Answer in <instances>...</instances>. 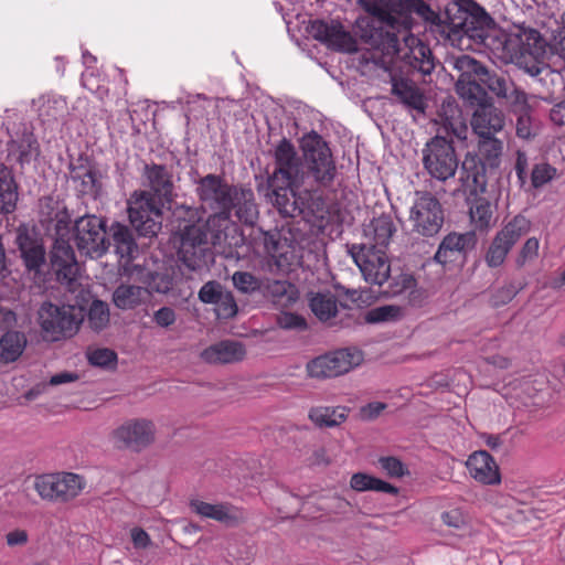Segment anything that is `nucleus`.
Returning <instances> with one entry per match:
<instances>
[{
  "label": "nucleus",
  "instance_id": "nucleus-21",
  "mask_svg": "<svg viewBox=\"0 0 565 565\" xmlns=\"http://www.w3.org/2000/svg\"><path fill=\"white\" fill-rule=\"evenodd\" d=\"M147 190L156 200L170 204L174 196V181L172 169L159 163H146L142 171Z\"/></svg>",
  "mask_w": 565,
  "mask_h": 565
},
{
  "label": "nucleus",
  "instance_id": "nucleus-62",
  "mask_svg": "<svg viewBox=\"0 0 565 565\" xmlns=\"http://www.w3.org/2000/svg\"><path fill=\"white\" fill-rule=\"evenodd\" d=\"M387 405L382 402H372L361 408V416L363 419L372 420L375 419Z\"/></svg>",
  "mask_w": 565,
  "mask_h": 565
},
{
  "label": "nucleus",
  "instance_id": "nucleus-32",
  "mask_svg": "<svg viewBox=\"0 0 565 565\" xmlns=\"http://www.w3.org/2000/svg\"><path fill=\"white\" fill-rule=\"evenodd\" d=\"M149 296L145 287L120 284L113 292V302L120 310H131L146 302Z\"/></svg>",
  "mask_w": 565,
  "mask_h": 565
},
{
  "label": "nucleus",
  "instance_id": "nucleus-5",
  "mask_svg": "<svg viewBox=\"0 0 565 565\" xmlns=\"http://www.w3.org/2000/svg\"><path fill=\"white\" fill-rule=\"evenodd\" d=\"M76 303L55 305L43 302L39 310V323L44 339L60 341L75 335L85 318L83 300Z\"/></svg>",
  "mask_w": 565,
  "mask_h": 565
},
{
  "label": "nucleus",
  "instance_id": "nucleus-8",
  "mask_svg": "<svg viewBox=\"0 0 565 565\" xmlns=\"http://www.w3.org/2000/svg\"><path fill=\"white\" fill-rule=\"evenodd\" d=\"M195 184V193L204 205L224 218L231 217L238 185L230 184L222 175L213 173L199 178Z\"/></svg>",
  "mask_w": 565,
  "mask_h": 565
},
{
  "label": "nucleus",
  "instance_id": "nucleus-43",
  "mask_svg": "<svg viewBox=\"0 0 565 565\" xmlns=\"http://www.w3.org/2000/svg\"><path fill=\"white\" fill-rule=\"evenodd\" d=\"M310 308L320 321H327L335 317L338 301L331 294H317L310 299Z\"/></svg>",
  "mask_w": 565,
  "mask_h": 565
},
{
  "label": "nucleus",
  "instance_id": "nucleus-7",
  "mask_svg": "<svg viewBox=\"0 0 565 565\" xmlns=\"http://www.w3.org/2000/svg\"><path fill=\"white\" fill-rule=\"evenodd\" d=\"M164 205L147 190L135 191L128 200V216L131 225L142 236L157 235L161 230Z\"/></svg>",
  "mask_w": 565,
  "mask_h": 565
},
{
  "label": "nucleus",
  "instance_id": "nucleus-3",
  "mask_svg": "<svg viewBox=\"0 0 565 565\" xmlns=\"http://www.w3.org/2000/svg\"><path fill=\"white\" fill-rule=\"evenodd\" d=\"M372 40L384 55L403 61L413 71L429 75L435 68V60L429 46L412 34L408 28L398 29L397 32L381 30L379 36Z\"/></svg>",
  "mask_w": 565,
  "mask_h": 565
},
{
  "label": "nucleus",
  "instance_id": "nucleus-58",
  "mask_svg": "<svg viewBox=\"0 0 565 565\" xmlns=\"http://www.w3.org/2000/svg\"><path fill=\"white\" fill-rule=\"evenodd\" d=\"M116 359V353L110 349H96L88 354L89 363L102 367L109 366L115 363Z\"/></svg>",
  "mask_w": 565,
  "mask_h": 565
},
{
  "label": "nucleus",
  "instance_id": "nucleus-42",
  "mask_svg": "<svg viewBox=\"0 0 565 565\" xmlns=\"http://www.w3.org/2000/svg\"><path fill=\"white\" fill-rule=\"evenodd\" d=\"M531 228V222L523 215H516L509 221L503 228L497 233V237L511 249L515 243Z\"/></svg>",
  "mask_w": 565,
  "mask_h": 565
},
{
  "label": "nucleus",
  "instance_id": "nucleus-38",
  "mask_svg": "<svg viewBox=\"0 0 565 565\" xmlns=\"http://www.w3.org/2000/svg\"><path fill=\"white\" fill-rule=\"evenodd\" d=\"M478 158L490 168H498L501 161V154L503 151V142L497 137V135H488L484 137H478Z\"/></svg>",
  "mask_w": 565,
  "mask_h": 565
},
{
  "label": "nucleus",
  "instance_id": "nucleus-33",
  "mask_svg": "<svg viewBox=\"0 0 565 565\" xmlns=\"http://www.w3.org/2000/svg\"><path fill=\"white\" fill-rule=\"evenodd\" d=\"M233 212L242 223L255 224L258 218V209L252 189L237 186L235 198H233Z\"/></svg>",
  "mask_w": 565,
  "mask_h": 565
},
{
  "label": "nucleus",
  "instance_id": "nucleus-37",
  "mask_svg": "<svg viewBox=\"0 0 565 565\" xmlns=\"http://www.w3.org/2000/svg\"><path fill=\"white\" fill-rule=\"evenodd\" d=\"M19 193L14 177L4 164L0 169V214L12 213L17 207Z\"/></svg>",
  "mask_w": 565,
  "mask_h": 565
},
{
  "label": "nucleus",
  "instance_id": "nucleus-39",
  "mask_svg": "<svg viewBox=\"0 0 565 565\" xmlns=\"http://www.w3.org/2000/svg\"><path fill=\"white\" fill-rule=\"evenodd\" d=\"M26 338L22 332L8 331L0 339V362H14L23 353Z\"/></svg>",
  "mask_w": 565,
  "mask_h": 565
},
{
  "label": "nucleus",
  "instance_id": "nucleus-27",
  "mask_svg": "<svg viewBox=\"0 0 565 565\" xmlns=\"http://www.w3.org/2000/svg\"><path fill=\"white\" fill-rule=\"evenodd\" d=\"M246 355V349L242 342L223 340L214 343L200 353V358L207 364H231L241 362Z\"/></svg>",
  "mask_w": 565,
  "mask_h": 565
},
{
  "label": "nucleus",
  "instance_id": "nucleus-12",
  "mask_svg": "<svg viewBox=\"0 0 565 565\" xmlns=\"http://www.w3.org/2000/svg\"><path fill=\"white\" fill-rule=\"evenodd\" d=\"M348 253L359 267L365 281L382 286L391 275V263L386 252L376 245L352 244Z\"/></svg>",
  "mask_w": 565,
  "mask_h": 565
},
{
  "label": "nucleus",
  "instance_id": "nucleus-48",
  "mask_svg": "<svg viewBox=\"0 0 565 565\" xmlns=\"http://www.w3.org/2000/svg\"><path fill=\"white\" fill-rule=\"evenodd\" d=\"M276 323L280 329L287 331L301 332L308 329V323L305 317L289 311H281L277 315Z\"/></svg>",
  "mask_w": 565,
  "mask_h": 565
},
{
  "label": "nucleus",
  "instance_id": "nucleus-34",
  "mask_svg": "<svg viewBox=\"0 0 565 565\" xmlns=\"http://www.w3.org/2000/svg\"><path fill=\"white\" fill-rule=\"evenodd\" d=\"M264 295L280 308L291 307L299 299L298 288L287 280H270L264 288Z\"/></svg>",
  "mask_w": 565,
  "mask_h": 565
},
{
  "label": "nucleus",
  "instance_id": "nucleus-29",
  "mask_svg": "<svg viewBox=\"0 0 565 565\" xmlns=\"http://www.w3.org/2000/svg\"><path fill=\"white\" fill-rule=\"evenodd\" d=\"M9 153L17 156L20 164H26L40 156V145L34 134L25 126L20 128L8 142Z\"/></svg>",
  "mask_w": 565,
  "mask_h": 565
},
{
  "label": "nucleus",
  "instance_id": "nucleus-18",
  "mask_svg": "<svg viewBox=\"0 0 565 565\" xmlns=\"http://www.w3.org/2000/svg\"><path fill=\"white\" fill-rule=\"evenodd\" d=\"M154 433V425L151 420L130 419L114 430L113 438L119 448L139 451L153 441Z\"/></svg>",
  "mask_w": 565,
  "mask_h": 565
},
{
  "label": "nucleus",
  "instance_id": "nucleus-36",
  "mask_svg": "<svg viewBox=\"0 0 565 565\" xmlns=\"http://www.w3.org/2000/svg\"><path fill=\"white\" fill-rule=\"evenodd\" d=\"M392 94L397 96L399 102L407 108L416 110L417 113H424L426 108V102L424 95L419 88L408 81L399 79L393 81Z\"/></svg>",
  "mask_w": 565,
  "mask_h": 565
},
{
  "label": "nucleus",
  "instance_id": "nucleus-57",
  "mask_svg": "<svg viewBox=\"0 0 565 565\" xmlns=\"http://www.w3.org/2000/svg\"><path fill=\"white\" fill-rule=\"evenodd\" d=\"M54 230L56 239H65L70 233V225L72 222L71 214L66 209L58 210L54 216Z\"/></svg>",
  "mask_w": 565,
  "mask_h": 565
},
{
  "label": "nucleus",
  "instance_id": "nucleus-25",
  "mask_svg": "<svg viewBox=\"0 0 565 565\" xmlns=\"http://www.w3.org/2000/svg\"><path fill=\"white\" fill-rule=\"evenodd\" d=\"M71 181L78 195L97 200L103 195V173L95 166H70Z\"/></svg>",
  "mask_w": 565,
  "mask_h": 565
},
{
  "label": "nucleus",
  "instance_id": "nucleus-19",
  "mask_svg": "<svg viewBox=\"0 0 565 565\" xmlns=\"http://www.w3.org/2000/svg\"><path fill=\"white\" fill-rule=\"evenodd\" d=\"M308 32L315 40L332 50L345 53L358 51L355 39L338 22L315 20L308 26Z\"/></svg>",
  "mask_w": 565,
  "mask_h": 565
},
{
  "label": "nucleus",
  "instance_id": "nucleus-2",
  "mask_svg": "<svg viewBox=\"0 0 565 565\" xmlns=\"http://www.w3.org/2000/svg\"><path fill=\"white\" fill-rule=\"evenodd\" d=\"M454 66L459 72L456 92L462 100L493 102L484 89L487 87L513 108L523 110L526 107V94L502 72L490 71L469 55L458 56Z\"/></svg>",
  "mask_w": 565,
  "mask_h": 565
},
{
  "label": "nucleus",
  "instance_id": "nucleus-30",
  "mask_svg": "<svg viewBox=\"0 0 565 565\" xmlns=\"http://www.w3.org/2000/svg\"><path fill=\"white\" fill-rule=\"evenodd\" d=\"M191 509L203 518H209L228 525H233L242 520L243 515L235 507L228 503L212 504L201 500H192Z\"/></svg>",
  "mask_w": 565,
  "mask_h": 565
},
{
  "label": "nucleus",
  "instance_id": "nucleus-9",
  "mask_svg": "<svg viewBox=\"0 0 565 565\" xmlns=\"http://www.w3.org/2000/svg\"><path fill=\"white\" fill-rule=\"evenodd\" d=\"M86 487L84 477L73 472L45 473L34 480V489L43 499L66 503L77 498Z\"/></svg>",
  "mask_w": 565,
  "mask_h": 565
},
{
  "label": "nucleus",
  "instance_id": "nucleus-59",
  "mask_svg": "<svg viewBox=\"0 0 565 565\" xmlns=\"http://www.w3.org/2000/svg\"><path fill=\"white\" fill-rule=\"evenodd\" d=\"M175 320V311L170 307H161L153 313V321L161 328H168L172 326Z\"/></svg>",
  "mask_w": 565,
  "mask_h": 565
},
{
  "label": "nucleus",
  "instance_id": "nucleus-23",
  "mask_svg": "<svg viewBox=\"0 0 565 565\" xmlns=\"http://www.w3.org/2000/svg\"><path fill=\"white\" fill-rule=\"evenodd\" d=\"M457 172L459 173L458 181L460 183L458 191L476 196L486 192V166L477 154L467 153Z\"/></svg>",
  "mask_w": 565,
  "mask_h": 565
},
{
  "label": "nucleus",
  "instance_id": "nucleus-47",
  "mask_svg": "<svg viewBox=\"0 0 565 565\" xmlns=\"http://www.w3.org/2000/svg\"><path fill=\"white\" fill-rule=\"evenodd\" d=\"M403 310L398 306H381L371 309L366 315V321L370 323L397 320L402 317Z\"/></svg>",
  "mask_w": 565,
  "mask_h": 565
},
{
  "label": "nucleus",
  "instance_id": "nucleus-55",
  "mask_svg": "<svg viewBox=\"0 0 565 565\" xmlns=\"http://www.w3.org/2000/svg\"><path fill=\"white\" fill-rule=\"evenodd\" d=\"M556 175V169L548 163H537L532 170V184L534 188H541Z\"/></svg>",
  "mask_w": 565,
  "mask_h": 565
},
{
  "label": "nucleus",
  "instance_id": "nucleus-11",
  "mask_svg": "<svg viewBox=\"0 0 565 565\" xmlns=\"http://www.w3.org/2000/svg\"><path fill=\"white\" fill-rule=\"evenodd\" d=\"M180 260L191 270H199L207 265L211 255L209 247V228L200 221L185 225L180 233Z\"/></svg>",
  "mask_w": 565,
  "mask_h": 565
},
{
  "label": "nucleus",
  "instance_id": "nucleus-50",
  "mask_svg": "<svg viewBox=\"0 0 565 565\" xmlns=\"http://www.w3.org/2000/svg\"><path fill=\"white\" fill-rule=\"evenodd\" d=\"M237 290L243 294H253L260 289V281L248 271H236L232 277Z\"/></svg>",
  "mask_w": 565,
  "mask_h": 565
},
{
  "label": "nucleus",
  "instance_id": "nucleus-60",
  "mask_svg": "<svg viewBox=\"0 0 565 565\" xmlns=\"http://www.w3.org/2000/svg\"><path fill=\"white\" fill-rule=\"evenodd\" d=\"M527 108H529L527 105L523 110L513 108L514 111L520 113V116L516 120V135L523 139H527L531 136L530 118L527 117V114H526Z\"/></svg>",
  "mask_w": 565,
  "mask_h": 565
},
{
  "label": "nucleus",
  "instance_id": "nucleus-6",
  "mask_svg": "<svg viewBox=\"0 0 565 565\" xmlns=\"http://www.w3.org/2000/svg\"><path fill=\"white\" fill-rule=\"evenodd\" d=\"M424 171L439 182L452 179L458 170L459 159L451 140L435 136L422 149Z\"/></svg>",
  "mask_w": 565,
  "mask_h": 565
},
{
  "label": "nucleus",
  "instance_id": "nucleus-24",
  "mask_svg": "<svg viewBox=\"0 0 565 565\" xmlns=\"http://www.w3.org/2000/svg\"><path fill=\"white\" fill-rule=\"evenodd\" d=\"M414 1L415 0H388V10L374 8L372 13L379 18L381 25L374 29L371 39L377 38L381 30H383V32L385 30L397 32L398 29L408 28L407 19L412 13V8H414Z\"/></svg>",
  "mask_w": 565,
  "mask_h": 565
},
{
  "label": "nucleus",
  "instance_id": "nucleus-45",
  "mask_svg": "<svg viewBox=\"0 0 565 565\" xmlns=\"http://www.w3.org/2000/svg\"><path fill=\"white\" fill-rule=\"evenodd\" d=\"M470 217L476 227L482 230L490 225L492 220L491 204L486 199H479L470 207Z\"/></svg>",
  "mask_w": 565,
  "mask_h": 565
},
{
  "label": "nucleus",
  "instance_id": "nucleus-44",
  "mask_svg": "<svg viewBox=\"0 0 565 565\" xmlns=\"http://www.w3.org/2000/svg\"><path fill=\"white\" fill-rule=\"evenodd\" d=\"M86 316L89 328L95 331H102L109 324V306L100 299H94L88 307Z\"/></svg>",
  "mask_w": 565,
  "mask_h": 565
},
{
  "label": "nucleus",
  "instance_id": "nucleus-53",
  "mask_svg": "<svg viewBox=\"0 0 565 565\" xmlns=\"http://www.w3.org/2000/svg\"><path fill=\"white\" fill-rule=\"evenodd\" d=\"M377 463L391 478H402L408 473L406 466L396 457H380Z\"/></svg>",
  "mask_w": 565,
  "mask_h": 565
},
{
  "label": "nucleus",
  "instance_id": "nucleus-1",
  "mask_svg": "<svg viewBox=\"0 0 565 565\" xmlns=\"http://www.w3.org/2000/svg\"><path fill=\"white\" fill-rule=\"evenodd\" d=\"M302 154L286 137L270 150L274 170L267 178V198L280 214L295 216L306 211L324 220L326 202L319 194L332 185L337 166L328 143L312 131L301 140Z\"/></svg>",
  "mask_w": 565,
  "mask_h": 565
},
{
  "label": "nucleus",
  "instance_id": "nucleus-26",
  "mask_svg": "<svg viewBox=\"0 0 565 565\" xmlns=\"http://www.w3.org/2000/svg\"><path fill=\"white\" fill-rule=\"evenodd\" d=\"M466 466L470 477L482 484L493 486L501 481L499 467L486 450L472 452L468 457Z\"/></svg>",
  "mask_w": 565,
  "mask_h": 565
},
{
  "label": "nucleus",
  "instance_id": "nucleus-4",
  "mask_svg": "<svg viewBox=\"0 0 565 565\" xmlns=\"http://www.w3.org/2000/svg\"><path fill=\"white\" fill-rule=\"evenodd\" d=\"M504 57L533 77L547 70L546 41L531 26L514 25L503 41Z\"/></svg>",
  "mask_w": 565,
  "mask_h": 565
},
{
  "label": "nucleus",
  "instance_id": "nucleus-64",
  "mask_svg": "<svg viewBox=\"0 0 565 565\" xmlns=\"http://www.w3.org/2000/svg\"><path fill=\"white\" fill-rule=\"evenodd\" d=\"M441 520L446 525L455 529H459L463 524V518L458 510L444 512Z\"/></svg>",
  "mask_w": 565,
  "mask_h": 565
},
{
  "label": "nucleus",
  "instance_id": "nucleus-13",
  "mask_svg": "<svg viewBox=\"0 0 565 565\" xmlns=\"http://www.w3.org/2000/svg\"><path fill=\"white\" fill-rule=\"evenodd\" d=\"M50 262L51 268L61 284L66 285L73 294L77 291L76 297L83 301L90 299V294L77 282L79 266L68 241L55 239L50 253Z\"/></svg>",
  "mask_w": 565,
  "mask_h": 565
},
{
  "label": "nucleus",
  "instance_id": "nucleus-63",
  "mask_svg": "<svg viewBox=\"0 0 565 565\" xmlns=\"http://www.w3.org/2000/svg\"><path fill=\"white\" fill-rule=\"evenodd\" d=\"M131 541L136 548H147L151 544L149 534L140 527H134L131 530Z\"/></svg>",
  "mask_w": 565,
  "mask_h": 565
},
{
  "label": "nucleus",
  "instance_id": "nucleus-22",
  "mask_svg": "<svg viewBox=\"0 0 565 565\" xmlns=\"http://www.w3.org/2000/svg\"><path fill=\"white\" fill-rule=\"evenodd\" d=\"M476 245L477 236L475 232L449 233L440 242L434 260L445 266L459 258H466L467 254L475 249Z\"/></svg>",
  "mask_w": 565,
  "mask_h": 565
},
{
  "label": "nucleus",
  "instance_id": "nucleus-20",
  "mask_svg": "<svg viewBox=\"0 0 565 565\" xmlns=\"http://www.w3.org/2000/svg\"><path fill=\"white\" fill-rule=\"evenodd\" d=\"M463 102L475 108L470 125L477 137L497 135L504 128L505 116L493 102Z\"/></svg>",
  "mask_w": 565,
  "mask_h": 565
},
{
  "label": "nucleus",
  "instance_id": "nucleus-54",
  "mask_svg": "<svg viewBox=\"0 0 565 565\" xmlns=\"http://www.w3.org/2000/svg\"><path fill=\"white\" fill-rule=\"evenodd\" d=\"M540 242L536 237H530L523 244L515 264L519 268L525 266V264L533 262L539 256Z\"/></svg>",
  "mask_w": 565,
  "mask_h": 565
},
{
  "label": "nucleus",
  "instance_id": "nucleus-40",
  "mask_svg": "<svg viewBox=\"0 0 565 565\" xmlns=\"http://www.w3.org/2000/svg\"><path fill=\"white\" fill-rule=\"evenodd\" d=\"M111 231L116 254L121 259L131 260L138 252L134 234L126 225L119 223L113 225Z\"/></svg>",
  "mask_w": 565,
  "mask_h": 565
},
{
  "label": "nucleus",
  "instance_id": "nucleus-31",
  "mask_svg": "<svg viewBox=\"0 0 565 565\" xmlns=\"http://www.w3.org/2000/svg\"><path fill=\"white\" fill-rule=\"evenodd\" d=\"M405 292L408 294V302L414 307L420 306L425 298V291L417 288V280L408 273L394 276L384 290L387 297H396Z\"/></svg>",
  "mask_w": 565,
  "mask_h": 565
},
{
  "label": "nucleus",
  "instance_id": "nucleus-52",
  "mask_svg": "<svg viewBox=\"0 0 565 565\" xmlns=\"http://www.w3.org/2000/svg\"><path fill=\"white\" fill-rule=\"evenodd\" d=\"M492 19L486 12V10L475 4L470 15L465 18L462 26L465 28L466 32H469L470 29L481 30L483 26L489 25Z\"/></svg>",
  "mask_w": 565,
  "mask_h": 565
},
{
  "label": "nucleus",
  "instance_id": "nucleus-10",
  "mask_svg": "<svg viewBox=\"0 0 565 565\" xmlns=\"http://www.w3.org/2000/svg\"><path fill=\"white\" fill-rule=\"evenodd\" d=\"M415 195L408 217L412 232L423 237H433L439 233L444 224L443 206L427 191H417Z\"/></svg>",
  "mask_w": 565,
  "mask_h": 565
},
{
  "label": "nucleus",
  "instance_id": "nucleus-17",
  "mask_svg": "<svg viewBox=\"0 0 565 565\" xmlns=\"http://www.w3.org/2000/svg\"><path fill=\"white\" fill-rule=\"evenodd\" d=\"M15 243L25 271L34 279H40L46 267V252L42 239L26 225L17 230Z\"/></svg>",
  "mask_w": 565,
  "mask_h": 565
},
{
  "label": "nucleus",
  "instance_id": "nucleus-41",
  "mask_svg": "<svg viewBox=\"0 0 565 565\" xmlns=\"http://www.w3.org/2000/svg\"><path fill=\"white\" fill-rule=\"evenodd\" d=\"M348 417L345 407L318 406L309 412L310 420L319 427H337Z\"/></svg>",
  "mask_w": 565,
  "mask_h": 565
},
{
  "label": "nucleus",
  "instance_id": "nucleus-35",
  "mask_svg": "<svg viewBox=\"0 0 565 565\" xmlns=\"http://www.w3.org/2000/svg\"><path fill=\"white\" fill-rule=\"evenodd\" d=\"M395 232L396 227L390 215H381L373 218L364 230L365 236L370 239V243L366 245H376L377 248L385 250Z\"/></svg>",
  "mask_w": 565,
  "mask_h": 565
},
{
  "label": "nucleus",
  "instance_id": "nucleus-51",
  "mask_svg": "<svg viewBox=\"0 0 565 565\" xmlns=\"http://www.w3.org/2000/svg\"><path fill=\"white\" fill-rule=\"evenodd\" d=\"M214 311L220 319H230L237 313V305L230 291H224L214 305Z\"/></svg>",
  "mask_w": 565,
  "mask_h": 565
},
{
  "label": "nucleus",
  "instance_id": "nucleus-61",
  "mask_svg": "<svg viewBox=\"0 0 565 565\" xmlns=\"http://www.w3.org/2000/svg\"><path fill=\"white\" fill-rule=\"evenodd\" d=\"M371 481H372V476L363 473V472H358L351 477L350 486L353 490L359 491V492L370 491L372 488Z\"/></svg>",
  "mask_w": 565,
  "mask_h": 565
},
{
  "label": "nucleus",
  "instance_id": "nucleus-16",
  "mask_svg": "<svg viewBox=\"0 0 565 565\" xmlns=\"http://www.w3.org/2000/svg\"><path fill=\"white\" fill-rule=\"evenodd\" d=\"M264 250L269 258V266L277 273H289L299 263L298 244L280 231L273 230L262 233Z\"/></svg>",
  "mask_w": 565,
  "mask_h": 565
},
{
  "label": "nucleus",
  "instance_id": "nucleus-28",
  "mask_svg": "<svg viewBox=\"0 0 565 565\" xmlns=\"http://www.w3.org/2000/svg\"><path fill=\"white\" fill-rule=\"evenodd\" d=\"M437 122L458 140L467 139L468 126L462 110L454 98L449 97L441 103Z\"/></svg>",
  "mask_w": 565,
  "mask_h": 565
},
{
  "label": "nucleus",
  "instance_id": "nucleus-14",
  "mask_svg": "<svg viewBox=\"0 0 565 565\" xmlns=\"http://www.w3.org/2000/svg\"><path fill=\"white\" fill-rule=\"evenodd\" d=\"M363 359V352L356 348L340 349L309 361L307 372L313 379L337 377L359 366Z\"/></svg>",
  "mask_w": 565,
  "mask_h": 565
},
{
  "label": "nucleus",
  "instance_id": "nucleus-15",
  "mask_svg": "<svg viewBox=\"0 0 565 565\" xmlns=\"http://www.w3.org/2000/svg\"><path fill=\"white\" fill-rule=\"evenodd\" d=\"M75 242L78 250L90 258L102 257L108 249L106 222L96 215L78 217L74 224Z\"/></svg>",
  "mask_w": 565,
  "mask_h": 565
},
{
  "label": "nucleus",
  "instance_id": "nucleus-46",
  "mask_svg": "<svg viewBox=\"0 0 565 565\" xmlns=\"http://www.w3.org/2000/svg\"><path fill=\"white\" fill-rule=\"evenodd\" d=\"M510 250L511 248L507 246L501 238L494 236L486 254L487 265L491 268L501 266Z\"/></svg>",
  "mask_w": 565,
  "mask_h": 565
},
{
  "label": "nucleus",
  "instance_id": "nucleus-49",
  "mask_svg": "<svg viewBox=\"0 0 565 565\" xmlns=\"http://www.w3.org/2000/svg\"><path fill=\"white\" fill-rule=\"evenodd\" d=\"M524 285L521 281H510L509 284L497 289L491 301L494 307H500L510 302L522 289Z\"/></svg>",
  "mask_w": 565,
  "mask_h": 565
},
{
  "label": "nucleus",
  "instance_id": "nucleus-56",
  "mask_svg": "<svg viewBox=\"0 0 565 565\" xmlns=\"http://www.w3.org/2000/svg\"><path fill=\"white\" fill-rule=\"evenodd\" d=\"M225 290L217 281H207L199 290V299L203 303L215 305Z\"/></svg>",
  "mask_w": 565,
  "mask_h": 565
}]
</instances>
